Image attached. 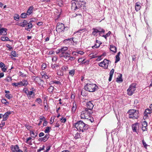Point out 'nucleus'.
I'll return each instance as SVG.
<instances>
[{
    "label": "nucleus",
    "mask_w": 152,
    "mask_h": 152,
    "mask_svg": "<svg viewBox=\"0 0 152 152\" xmlns=\"http://www.w3.org/2000/svg\"><path fill=\"white\" fill-rule=\"evenodd\" d=\"M20 18L19 16L17 14H16L15 16L14 17V18L15 20H16V19H18ZM17 21H18V20H17Z\"/></svg>",
    "instance_id": "obj_58"
},
{
    "label": "nucleus",
    "mask_w": 152,
    "mask_h": 152,
    "mask_svg": "<svg viewBox=\"0 0 152 152\" xmlns=\"http://www.w3.org/2000/svg\"><path fill=\"white\" fill-rule=\"evenodd\" d=\"M43 119H45V117H44L43 116H40V118H39V120H40L38 124H37L38 126H40L41 125V124L42 121V120Z\"/></svg>",
    "instance_id": "obj_37"
},
{
    "label": "nucleus",
    "mask_w": 152,
    "mask_h": 152,
    "mask_svg": "<svg viewBox=\"0 0 152 152\" xmlns=\"http://www.w3.org/2000/svg\"><path fill=\"white\" fill-rule=\"evenodd\" d=\"M28 22L26 20H24L21 23L17 24V25L22 27H25L27 25Z\"/></svg>",
    "instance_id": "obj_18"
},
{
    "label": "nucleus",
    "mask_w": 152,
    "mask_h": 152,
    "mask_svg": "<svg viewBox=\"0 0 152 152\" xmlns=\"http://www.w3.org/2000/svg\"><path fill=\"white\" fill-rule=\"evenodd\" d=\"M1 102L3 104H5L7 105L9 104V102L6 100L5 99H3L1 100Z\"/></svg>",
    "instance_id": "obj_46"
},
{
    "label": "nucleus",
    "mask_w": 152,
    "mask_h": 152,
    "mask_svg": "<svg viewBox=\"0 0 152 152\" xmlns=\"http://www.w3.org/2000/svg\"><path fill=\"white\" fill-rule=\"evenodd\" d=\"M50 146H48L46 148V150L44 151V152H48L50 149Z\"/></svg>",
    "instance_id": "obj_64"
},
{
    "label": "nucleus",
    "mask_w": 152,
    "mask_h": 152,
    "mask_svg": "<svg viewBox=\"0 0 152 152\" xmlns=\"http://www.w3.org/2000/svg\"><path fill=\"white\" fill-rule=\"evenodd\" d=\"M111 34V32L110 31H109L105 35H103L102 36V37H104L105 39H107V37H109L110 34Z\"/></svg>",
    "instance_id": "obj_44"
},
{
    "label": "nucleus",
    "mask_w": 152,
    "mask_h": 152,
    "mask_svg": "<svg viewBox=\"0 0 152 152\" xmlns=\"http://www.w3.org/2000/svg\"><path fill=\"white\" fill-rule=\"evenodd\" d=\"M75 73V70L74 69H72L70 70L69 72V75H71L72 76H73Z\"/></svg>",
    "instance_id": "obj_42"
},
{
    "label": "nucleus",
    "mask_w": 152,
    "mask_h": 152,
    "mask_svg": "<svg viewBox=\"0 0 152 152\" xmlns=\"http://www.w3.org/2000/svg\"><path fill=\"white\" fill-rule=\"evenodd\" d=\"M65 28L64 26L63 23H58L57 24L56 29L57 32L60 33L63 31Z\"/></svg>",
    "instance_id": "obj_8"
},
{
    "label": "nucleus",
    "mask_w": 152,
    "mask_h": 152,
    "mask_svg": "<svg viewBox=\"0 0 152 152\" xmlns=\"http://www.w3.org/2000/svg\"><path fill=\"white\" fill-rule=\"evenodd\" d=\"M11 55L14 57H17L18 56V54H17L16 52L14 51H12L11 53Z\"/></svg>",
    "instance_id": "obj_38"
},
{
    "label": "nucleus",
    "mask_w": 152,
    "mask_h": 152,
    "mask_svg": "<svg viewBox=\"0 0 152 152\" xmlns=\"http://www.w3.org/2000/svg\"><path fill=\"white\" fill-rule=\"evenodd\" d=\"M142 130L143 131H146L147 129V123L146 121H144L142 122Z\"/></svg>",
    "instance_id": "obj_16"
},
{
    "label": "nucleus",
    "mask_w": 152,
    "mask_h": 152,
    "mask_svg": "<svg viewBox=\"0 0 152 152\" xmlns=\"http://www.w3.org/2000/svg\"><path fill=\"white\" fill-rule=\"evenodd\" d=\"M30 134L31 137L33 138L36 137L37 135V133H34V132L32 130H30Z\"/></svg>",
    "instance_id": "obj_31"
},
{
    "label": "nucleus",
    "mask_w": 152,
    "mask_h": 152,
    "mask_svg": "<svg viewBox=\"0 0 152 152\" xmlns=\"http://www.w3.org/2000/svg\"><path fill=\"white\" fill-rule=\"evenodd\" d=\"M77 106L76 102H73L72 107L71 110L72 113H74L77 109Z\"/></svg>",
    "instance_id": "obj_17"
},
{
    "label": "nucleus",
    "mask_w": 152,
    "mask_h": 152,
    "mask_svg": "<svg viewBox=\"0 0 152 152\" xmlns=\"http://www.w3.org/2000/svg\"><path fill=\"white\" fill-rule=\"evenodd\" d=\"M59 67L58 65L56 64H51V67L53 69H56L57 67Z\"/></svg>",
    "instance_id": "obj_50"
},
{
    "label": "nucleus",
    "mask_w": 152,
    "mask_h": 152,
    "mask_svg": "<svg viewBox=\"0 0 152 152\" xmlns=\"http://www.w3.org/2000/svg\"><path fill=\"white\" fill-rule=\"evenodd\" d=\"M12 85L15 87L18 86H22V81H20V82L17 83H13L12 84Z\"/></svg>",
    "instance_id": "obj_33"
},
{
    "label": "nucleus",
    "mask_w": 152,
    "mask_h": 152,
    "mask_svg": "<svg viewBox=\"0 0 152 152\" xmlns=\"http://www.w3.org/2000/svg\"><path fill=\"white\" fill-rule=\"evenodd\" d=\"M32 138L31 137H29L26 140V141L25 142L28 144L30 145H32V144H30V143L29 142V141L31 140V139Z\"/></svg>",
    "instance_id": "obj_54"
},
{
    "label": "nucleus",
    "mask_w": 152,
    "mask_h": 152,
    "mask_svg": "<svg viewBox=\"0 0 152 152\" xmlns=\"http://www.w3.org/2000/svg\"><path fill=\"white\" fill-rule=\"evenodd\" d=\"M122 77V74H120L116 78V82L118 83L122 82L123 81Z\"/></svg>",
    "instance_id": "obj_25"
},
{
    "label": "nucleus",
    "mask_w": 152,
    "mask_h": 152,
    "mask_svg": "<svg viewBox=\"0 0 152 152\" xmlns=\"http://www.w3.org/2000/svg\"><path fill=\"white\" fill-rule=\"evenodd\" d=\"M110 63V61L107 59H104L103 61L99 63V66L103 67L104 69H107L109 62Z\"/></svg>",
    "instance_id": "obj_7"
},
{
    "label": "nucleus",
    "mask_w": 152,
    "mask_h": 152,
    "mask_svg": "<svg viewBox=\"0 0 152 152\" xmlns=\"http://www.w3.org/2000/svg\"><path fill=\"white\" fill-rule=\"evenodd\" d=\"M33 6H31L29 7L27 11V14L28 15H29L32 13L33 11Z\"/></svg>",
    "instance_id": "obj_26"
},
{
    "label": "nucleus",
    "mask_w": 152,
    "mask_h": 152,
    "mask_svg": "<svg viewBox=\"0 0 152 152\" xmlns=\"http://www.w3.org/2000/svg\"><path fill=\"white\" fill-rule=\"evenodd\" d=\"M28 95L30 98H33L35 96V92L33 91H29L27 95L28 96Z\"/></svg>",
    "instance_id": "obj_24"
},
{
    "label": "nucleus",
    "mask_w": 152,
    "mask_h": 152,
    "mask_svg": "<svg viewBox=\"0 0 152 152\" xmlns=\"http://www.w3.org/2000/svg\"><path fill=\"white\" fill-rule=\"evenodd\" d=\"M80 117L81 119L82 118H87V115H86L84 114V113H83L82 112H81V115H80Z\"/></svg>",
    "instance_id": "obj_47"
},
{
    "label": "nucleus",
    "mask_w": 152,
    "mask_h": 152,
    "mask_svg": "<svg viewBox=\"0 0 152 152\" xmlns=\"http://www.w3.org/2000/svg\"><path fill=\"white\" fill-rule=\"evenodd\" d=\"M63 42L64 44H68V45H70L72 44H73L74 43H76V42L74 40V38L73 37L65 39L63 41Z\"/></svg>",
    "instance_id": "obj_9"
},
{
    "label": "nucleus",
    "mask_w": 152,
    "mask_h": 152,
    "mask_svg": "<svg viewBox=\"0 0 152 152\" xmlns=\"http://www.w3.org/2000/svg\"><path fill=\"white\" fill-rule=\"evenodd\" d=\"M10 148L12 152H23V151L19 149L18 145H11Z\"/></svg>",
    "instance_id": "obj_10"
},
{
    "label": "nucleus",
    "mask_w": 152,
    "mask_h": 152,
    "mask_svg": "<svg viewBox=\"0 0 152 152\" xmlns=\"http://www.w3.org/2000/svg\"><path fill=\"white\" fill-rule=\"evenodd\" d=\"M139 113L138 110L134 109L130 110L128 112L129 118L133 119H137L139 117Z\"/></svg>",
    "instance_id": "obj_4"
},
{
    "label": "nucleus",
    "mask_w": 152,
    "mask_h": 152,
    "mask_svg": "<svg viewBox=\"0 0 152 152\" xmlns=\"http://www.w3.org/2000/svg\"><path fill=\"white\" fill-rule=\"evenodd\" d=\"M68 67L66 66H63L61 67V70L62 71H66L68 69Z\"/></svg>",
    "instance_id": "obj_41"
},
{
    "label": "nucleus",
    "mask_w": 152,
    "mask_h": 152,
    "mask_svg": "<svg viewBox=\"0 0 152 152\" xmlns=\"http://www.w3.org/2000/svg\"><path fill=\"white\" fill-rule=\"evenodd\" d=\"M1 39L2 41H10V40L9 39V38L7 37H1Z\"/></svg>",
    "instance_id": "obj_34"
},
{
    "label": "nucleus",
    "mask_w": 152,
    "mask_h": 152,
    "mask_svg": "<svg viewBox=\"0 0 152 152\" xmlns=\"http://www.w3.org/2000/svg\"><path fill=\"white\" fill-rule=\"evenodd\" d=\"M28 15V14L26 13H22L20 17L23 18H25L27 17V15Z\"/></svg>",
    "instance_id": "obj_43"
},
{
    "label": "nucleus",
    "mask_w": 152,
    "mask_h": 152,
    "mask_svg": "<svg viewBox=\"0 0 152 152\" xmlns=\"http://www.w3.org/2000/svg\"><path fill=\"white\" fill-rule=\"evenodd\" d=\"M51 127H50L47 126L46 127L45 130H44V132L45 133H49L50 131V129Z\"/></svg>",
    "instance_id": "obj_40"
},
{
    "label": "nucleus",
    "mask_w": 152,
    "mask_h": 152,
    "mask_svg": "<svg viewBox=\"0 0 152 152\" xmlns=\"http://www.w3.org/2000/svg\"><path fill=\"white\" fill-rule=\"evenodd\" d=\"M121 54L120 52H119L115 56V63H117L120 61V57L119 56Z\"/></svg>",
    "instance_id": "obj_30"
},
{
    "label": "nucleus",
    "mask_w": 152,
    "mask_h": 152,
    "mask_svg": "<svg viewBox=\"0 0 152 152\" xmlns=\"http://www.w3.org/2000/svg\"><path fill=\"white\" fill-rule=\"evenodd\" d=\"M98 30H99V32H102V33H104L105 32V30L104 29L100 27L98 28Z\"/></svg>",
    "instance_id": "obj_53"
},
{
    "label": "nucleus",
    "mask_w": 152,
    "mask_h": 152,
    "mask_svg": "<svg viewBox=\"0 0 152 152\" xmlns=\"http://www.w3.org/2000/svg\"><path fill=\"white\" fill-rule=\"evenodd\" d=\"M74 137L76 139L80 138V133L77 132V133L75 134Z\"/></svg>",
    "instance_id": "obj_45"
},
{
    "label": "nucleus",
    "mask_w": 152,
    "mask_h": 152,
    "mask_svg": "<svg viewBox=\"0 0 152 152\" xmlns=\"http://www.w3.org/2000/svg\"><path fill=\"white\" fill-rule=\"evenodd\" d=\"M5 96L6 98L9 99H10L12 97V96L10 94H6L5 95Z\"/></svg>",
    "instance_id": "obj_57"
},
{
    "label": "nucleus",
    "mask_w": 152,
    "mask_h": 152,
    "mask_svg": "<svg viewBox=\"0 0 152 152\" xmlns=\"http://www.w3.org/2000/svg\"><path fill=\"white\" fill-rule=\"evenodd\" d=\"M60 121L62 123H65L66 121V118L62 117V118L60 119Z\"/></svg>",
    "instance_id": "obj_48"
},
{
    "label": "nucleus",
    "mask_w": 152,
    "mask_h": 152,
    "mask_svg": "<svg viewBox=\"0 0 152 152\" xmlns=\"http://www.w3.org/2000/svg\"><path fill=\"white\" fill-rule=\"evenodd\" d=\"M92 101H89L87 102L86 104V106L87 107V108H88L90 110H91L94 106V105L92 103Z\"/></svg>",
    "instance_id": "obj_13"
},
{
    "label": "nucleus",
    "mask_w": 152,
    "mask_h": 152,
    "mask_svg": "<svg viewBox=\"0 0 152 152\" xmlns=\"http://www.w3.org/2000/svg\"><path fill=\"white\" fill-rule=\"evenodd\" d=\"M85 2L83 1H76L75 2L72 3V9L74 10L77 9H80V8L82 6H84Z\"/></svg>",
    "instance_id": "obj_5"
},
{
    "label": "nucleus",
    "mask_w": 152,
    "mask_h": 152,
    "mask_svg": "<svg viewBox=\"0 0 152 152\" xmlns=\"http://www.w3.org/2000/svg\"><path fill=\"white\" fill-rule=\"evenodd\" d=\"M110 49L111 51L113 52L114 53H116L117 51L116 47L113 45H111L110 46Z\"/></svg>",
    "instance_id": "obj_22"
},
{
    "label": "nucleus",
    "mask_w": 152,
    "mask_h": 152,
    "mask_svg": "<svg viewBox=\"0 0 152 152\" xmlns=\"http://www.w3.org/2000/svg\"><path fill=\"white\" fill-rule=\"evenodd\" d=\"M6 46V47L9 49V50H10L13 49L12 47L9 44H7Z\"/></svg>",
    "instance_id": "obj_61"
},
{
    "label": "nucleus",
    "mask_w": 152,
    "mask_h": 152,
    "mask_svg": "<svg viewBox=\"0 0 152 152\" xmlns=\"http://www.w3.org/2000/svg\"><path fill=\"white\" fill-rule=\"evenodd\" d=\"M81 10L79 9V10L77 12L75 13V16H74V17H76L77 15H80L81 17H82L81 14Z\"/></svg>",
    "instance_id": "obj_49"
},
{
    "label": "nucleus",
    "mask_w": 152,
    "mask_h": 152,
    "mask_svg": "<svg viewBox=\"0 0 152 152\" xmlns=\"http://www.w3.org/2000/svg\"><path fill=\"white\" fill-rule=\"evenodd\" d=\"M19 75L22 77H24L26 76V74H24V73H22L21 71L19 72Z\"/></svg>",
    "instance_id": "obj_51"
},
{
    "label": "nucleus",
    "mask_w": 152,
    "mask_h": 152,
    "mask_svg": "<svg viewBox=\"0 0 152 152\" xmlns=\"http://www.w3.org/2000/svg\"><path fill=\"white\" fill-rule=\"evenodd\" d=\"M85 59H83L82 58H80L78 60V63H80L82 64H85L86 63H88L89 61L88 60L85 61Z\"/></svg>",
    "instance_id": "obj_20"
},
{
    "label": "nucleus",
    "mask_w": 152,
    "mask_h": 152,
    "mask_svg": "<svg viewBox=\"0 0 152 152\" xmlns=\"http://www.w3.org/2000/svg\"><path fill=\"white\" fill-rule=\"evenodd\" d=\"M85 89L89 92H94L98 89V86L94 83H87L84 86Z\"/></svg>",
    "instance_id": "obj_3"
},
{
    "label": "nucleus",
    "mask_w": 152,
    "mask_h": 152,
    "mask_svg": "<svg viewBox=\"0 0 152 152\" xmlns=\"http://www.w3.org/2000/svg\"><path fill=\"white\" fill-rule=\"evenodd\" d=\"M138 126V125L137 123H136L133 125L132 129L133 132H137L136 130Z\"/></svg>",
    "instance_id": "obj_28"
},
{
    "label": "nucleus",
    "mask_w": 152,
    "mask_h": 152,
    "mask_svg": "<svg viewBox=\"0 0 152 152\" xmlns=\"http://www.w3.org/2000/svg\"><path fill=\"white\" fill-rule=\"evenodd\" d=\"M27 26V27L25 29L27 31H29L32 28L33 26V25L31 23L29 22V23H28Z\"/></svg>",
    "instance_id": "obj_27"
},
{
    "label": "nucleus",
    "mask_w": 152,
    "mask_h": 152,
    "mask_svg": "<svg viewBox=\"0 0 152 152\" xmlns=\"http://www.w3.org/2000/svg\"><path fill=\"white\" fill-rule=\"evenodd\" d=\"M45 145H43L42 147H40V148L37 150V152H40L41 151L43 150L45 148Z\"/></svg>",
    "instance_id": "obj_55"
},
{
    "label": "nucleus",
    "mask_w": 152,
    "mask_h": 152,
    "mask_svg": "<svg viewBox=\"0 0 152 152\" xmlns=\"http://www.w3.org/2000/svg\"><path fill=\"white\" fill-rule=\"evenodd\" d=\"M114 69H112L110 71L109 73V77L108 79V80L109 81H110L111 80L113 75L114 74Z\"/></svg>",
    "instance_id": "obj_21"
},
{
    "label": "nucleus",
    "mask_w": 152,
    "mask_h": 152,
    "mask_svg": "<svg viewBox=\"0 0 152 152\" xmlns=\"http://www.w3.org/2000/svg\"><path fill=\"white\" fill-rule=\"evenodd\" d=\"M12 111H8L6 112L3 115V121H6L8 118L9 115L11 114Z\"/></svg>",
    "instance_id": "obj_14"
},
{
    "label": "nucleus",
    "mask_w": 152,
    "mask_h": 152,
    "mask_svg": "<svg viewBox=\"0 0 152 152\" xmlns=\"http://www.w3.org/2000/svg\"><path fill=\"white\" fill-rule=\"evenodd\" d=\"M7 29L6 28H2L0 29V35L6 36L7 34Z\"/></svg>",
    "instance_id": "obj_12"
},
{
    "label": "nucleus",
    "mask_w": 152,
    "mask_h": 152,
    "mask_svg": "<svg viewBox=\"0 0 152 152\" xmlns=\"http://www.w3.org/2000/svg\"><path fill=\"white\" fill-rule=\"evenodd\" d=\"M75 126L78 131L82 132L88 129L89 127L88 125L85 124L81 120L78 121L75 123Z\"/></svg>",
    "instance_id": "obj_1"
},
{
    "label": "nucleus",
    "mask_w": 152,
    "mask_h": 152,
    "mask_svg": "<svg viewBox=\"0 0 152 152\" xmlns=\"http://www.w3.org/2000/svg\"><path fill=\"white\" fill-rule=\"evenodd\" d=\"M84 53V52L82 51H78L77 52H73L72 54L74 55L78 56L79 54L82 55Z\"/></svg>",
    "instance_id": "obj_32"
},
{
    "label": "nucleus",
    "mask_w": 152,
    "mask_h": 152,
    "mask_svg": "<svg viewBox=\"0 0 152 152\" xmlns=\"http://www.w3.org/2000/svg\"><path fill=\"white\" fill-rule=\"evenodd\" d=\"M141 4L140 2H137L135 4V10L137 11H138L141 7Z\"/></svg>",
    "instance_id": "obj_19"
},
{
    "label": "nucleus",
    "mask_w": 152,
    "mask_h": 152,
    "mask_svg": "<svg viewBox=\"0 0 152 152\" xmlns=\"http://www.w3.org/2000/svg\"><path fill=\"white\" fill-rule=\"evenodd\" d=\"M68 47H62L60 49L59 52H61V53H63L68 52L67 50H68Z\"/></svg>",
    "instance_id": "obj_23"
},
{
    "label": "nucleus",
    "mask_w": 152,
    "mask_h": 152,
    "mask_svg": "<svg viewBox=\"0 0 152 152\" xmlns=\"http://www.w3.org/2000/svg\"><path fill=\"white\" fill-rule=\"evenodd\" d=\"M54 88L52 86H50L49 87L48 89L47 90L48 91L50 94L52 93H53V90Z\"/></svg>",
    "instance_id": "obj_35"
},
{
    "label": "nucleus",
    "mask_w": 152,
    "mask_h": 152,
    "mask_svg": "<svg viewBox=\"0 0 152 152\" xmlns=\"http://www.w3.org/2000/svg\"><path fill=\"white\" fill-rule=\"evenodd\" d=\"M142 143L144 147L146 148L147 146V145L146 144L145 142L143 140H142Z\"/></svg>",
    "instance_id": "obj_62"
},
{
    "label": "nucleus",
    "mask_w": 152,
    "mask_h": 152,
    "mask_svg": "<svg viewBox=\"0 0 152 152\" xmlns=\"http://www.w3.org/2000/svg\"><path fill=\"white\" fill-rule=\"evenodd\" d=\"M5 121H3V120L1 121V123L0 124V128L1 129H2V127L4 125L5 123L4 122Z\"/></svg>",
    "instance_id": "obj_52"
},
{
    "label": "nucleus",
    "mask_w": 152,
    "mask_h": 152,
    "mask_svg": "<svg viewBox=\"0 0 152 152\" xmlns=\"http://www.w3.org/2000/svg\"><path fill=\"white\" fill-rule=\"evenodd\" d=\"M92 30H93V31L92 32V34L94 36H96L97 34L99 32V30L96 28H93Z\"/></svg>",
    "instance_id": "obj_29"
},
{
    "label": "nucleus",
    "mask_w": 152,
    "mask_h": 152,
    "mask_svg": "<svg viewBox=\"0 0 152 152\" xmlns=\"http://www.w3.org/2000/svg\"><path fill=\"white\" fill-rule=\"evenodd\" d=\"M151 110L149 109H146L144 112V118L145 117V118L148 116L151 115Z\"/></svg>",
    "instance_id": "obj_11"
},
{
    "label": "nucleus",
    "mask_w": 152,
    "mask_h": 152,
    "mask_svg": "<svg viewBox=\"0 0 152 152\" xmlns=\"http://www.w3.org/2000/svg\"><path fill=\"white\" fill-rule=\"evenodd\" d=\"M49 136L50 135L49 134H46L44 137L39 138V140L45 142L48 140L49 137Z\"/></svg>",
    "instance_id": "obj_15"
},
{
    "label": "nucleus",
    "mask_w": 152,
    "mask_h": 152,
    "mask_svg": "<svg viewBox=\"0 0 152 152\" xmlns=\"http://www.w3.org/2000/svg\"><path fill=\"white\" fill-rule=\"evenodd\" d=\"M41 75L43 78H45V79H48L49 78V76L47 74L44 73L43 72L41 73Z\"/></svg>",
    "instance_id": "obj_36"
},
{
    "label": "nucleus",
    "mask_w": 152,
    "mask_h": 152,
    "mask_svg": "<svg viewBox=\"0 0 152 152\" xmlns=\"http://www.w3.org/2000/svg\"><path fill=\"white\" fill-rule=\"evenodd\" d=\"M47 67L46 64L45 63H43L42 65L41 66V68L42 70H44Z\"/></svg>",
    "instance_id": "obj_56"
},
{
    "label": "nucleus",
    "mask_w": 152,
    "mask_h": 152,
    "mask_svg": "<svg viewBox=\"0 0 152 152\" xmlns=\"http://www.w3.org/2000/svg\"><path fill=\"white\" fill-rule=\"evenodd\" d=\"M47 121H46L45 118L43 120V126H46L47 125Z\"/></svg>",
    "instance_id": "obj_60"
},
{
    "label": "nucleus",
    "mask_w": 152,
    "mask_h": 152,
    "mask_svg": "<svg viewBox=\"0 0 152 152\" xmlns=\"http://www.w3.org/2000/svg\"><path fill=\"white\" fill-rule=\"evenodd\" d=\"M28 84L27 80H24L22 81V86H26Z\"/></svg>",
    "instance_id": "obj_39"
},
{
    "label": "nucleus",
    "mask_w": 152,
    "mask_h": 152,
    "mask_svg": "<svg viewBox=\"0 0 152 152\" xmlns=\"http://www.w3.org/2000/svg\"><path fill=\"white\" fill-rule=\"evenodd\" d=\"M23 91H24V92L27 95H28V89L27 88H24L23 89Z\"/></svg>",
    "instance_id": "obj_63"
},
{
    "label": "nucleus",
    "mask_w": 152,
    "mask_h": 152,
    "mask_svg": "<svg viewBox=\"0 0 152 152\" xmlns=\"http://www.w3.org/2000/svg\"><path fill=\"white\" fill-rule=\"evenodd\" d=\"M52 60L53 61L56 62L57 60V57L56 56H54L52 58Z\"/></svg>",
    "instance_id": "obj_59"
},
{
    "label": "nucleus",
    "mask_w": 152,
    "mask_h": 152,
    "mask_svg": "<svg viewBox=\"0 0 152 152\" xmlns=\"http://www.w3.org/2000/svg\"><path fill=\"white\" fill-rule=\"evenodd\" d=\"M136 89V85L132 83L131 85L127 90V94L129 96L132 95L135 92Z\"/></svg>",
    "instance_id": "obj_6"
},
{
    "label": "nucleus",
    "mask_w": 152,
    "mask_h": 152,
    "mask_svg": "<svg viewBox=\"0 0 152 152\" xmlns=\"http://www.w3.org/2000/svg\"><path fill=\"white\" fill-rule=\"evenodd\" d=\"M60 58L66 62H70L74 60V57L71 56L70 52L61 53L59 55Z\"/></svg>",
    "instance_id": "obj_2"
}]
</instances>
